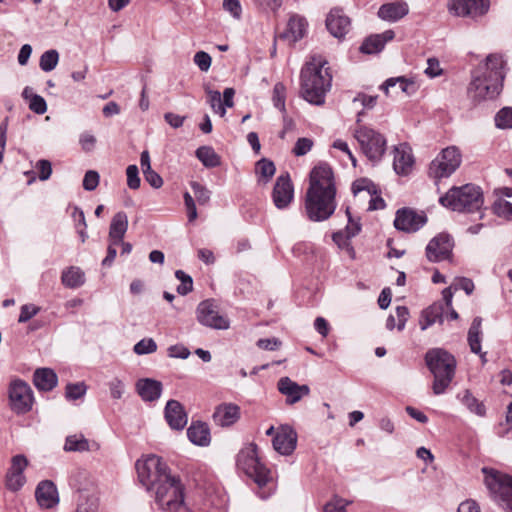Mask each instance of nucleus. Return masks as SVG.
I'll return each instance as SVG.
<instances>
[{
	"label": "nucleus",
	"instance_id": "1",
	"mask_svg": "<svg viewBox=\"0 0 512 512\" xmlns=\"http://www.w3.org/2000/svg\"><path fill=\"white\" fill-rule=\"evenodd\" d=\"M336 188L332 169L327 164L314 167L305 196V212L311 221L327 220L336 209Z\"/></svg>",
	"mask_w": 512,
	"mask_h": 512
},
{
	"label": "nucleus",
	"instance_id": "2",
	"mask_svg": "<svg viewBox=\"0 0 512 512\" xmlns=\"http://www.w3.org/2000/svg\"><path fill=\"white\" fill-rule=\"evenodd\" d=\"M468 96L475 104L495 99L502 90L503 66H476L471 74Z\"/></svg>",
	"mask_w": 512,
	"mask_h": 512
},
{
	"label": "nucleus",
	"instance_id": "3",
	"mask_svg": "<svg viewBox=\"0 0 512 512\" xmlns=\"http://www.w3.org/2000/svg\"><path fill=\"white\" fill-rule=\"evenodd\" d=\"M324 66H305L301 71V96L313 105L325 103V95L331 87V75Z\"/></svg>",
	"mask_w": 512,
	"mask_h": 512
},
{
	"label": "nucleus",
	"instance_id": "4",
	"mask_svg": "<svg viewBox=\"0 0 512 512\" xmlns=\"http://www.w3.org/2000/svg\"><path fill=\"white\" fill-rule=\"evenodd\" d=\"M426 364L434 376L433 392L440 395L450 385L456 368V360L452 354L441 349H430L425 355Z\"/></svg>",
	"mask_w": 512,
	"mask_h": 512
},
{
	"label": "nucleus",
	"instance_id": "5",
	"mask_svg": "<svg viewBox=\"0 0 512 512\" xmlns=\"http://www.w3.org/2000/svg\"><path fill=\"white\" fill-rule=\"evenodd\" d=\"M439 202L452 211L473 213L481 210L484 198L480 187L466 184L450 188L445 195L440 197Z\"/></svg>",
	"mask_w": 512,
	"mask_h": 512
},
{
	"label": "nucleus",
	"instance_id": "6",
	"mask_svg": "<svg viewBox=\"0 0 512 512\" xmlns=\"http://www.w3.org/2000/svg\"><path fill=\"white\" fill-rule=\"evenodd\" d=\"M484 482L493 500L505 512H512V476L483 468Z\"/></svg>",
	"mask_w": 512,
	"mask_h": 512
},
{
	"label": "nucleus",
	"instance_id": "7",
	"mask_svg": "<svg viewBox=\"0 0 512 512\" xmlns=\"http://www.w3.org/2000/svg\"><path fill=\"white\" fill-rule=\"evenodd\" d=\"M155 502L164 512H187L184 502L183 486L179 478L169 477L153 491Z\"/></svg>",
	"mask_w": 512,
	"mask_h": 512
},
{
	"label": "nucleus",
	"instance_id": "8",
	"mask_svg": "<svg viewBox=\"0 0 512 512\" xmlns=\"http://www.w3.org/2000/svg\"><path fill=\"white\" fill-rule=\"evenodd\" d=\"M136 470L140 483L148 491L156 490V487L171 477V473L162 459L156 455H148L136 462Z\"/></svg>",
	"mask_w": 512,
	"mask_h": 512
},
{
	"label": "nucleus",
	"instance_id": "9",
	"mask_svg": "<svg viewBox=\"0 0 512 512\" xmlns=\"http://www.w3.org/2000/svg\"><path fill=\"white\" fill-rule=\"evenodd\" d=\"M237 466L253 479L259 488L265 487L272 480L271 471L259 461L257 447L254 444H250L239 452Z\"/></svg>",
	"mask_w": 512,
	"mask_h": 512
},
{
	"label": "nucleus",
	"instance_id": "10",
	"mask_svg": "<svg viewBox=\"0 0 512 512\" xmlns=\"http://www.w3.org/2000/svg\"><path fill=\"white\" fill-rule=\"evenodd\" d=\"M354 137L369 160L377 162L385 153L386 139L374 129L360 125L355 129Z\"/></svg>",
	"mask_w": 512,
	"mask_h": 512
},
{
	"label": "nucleus",
	"instance_id": "11",
	"mask_svg": "<svg viewBox=\"0 0 512 512\" xmlns=\"http://www.w3.org/2000/svg\"><path fill=\"white\" fill-rule=\"evenodd\" d=\"M461 162L460 150L455 146L447 147L430 163L429 175L435 180L449 177L459 168Z\"/></svg>",
	"mask_w": 512,
	"mask_h": 512
},
{
	"label": "nucleus",
	"instance_id": "12",
	"mask_svg": "<svg viewBox=\"0 0 512 512\" xmlns=\"http://www.w3.org/2000/svg\"><path fill=\"white\" fill-rule=\"evenodd\" d=\"M9 404L17 414H24L31 410L33 404V393L30 386L20 380H14L9 386Z\"/></svg>",
	"mask_w": 512,
	"mask_h": 512
},
{
	"label": "nucleus",
	"instance_id": "13",
	"mask_svg": "<svg viewBox=\"0 0 512 512\" xmlns=\"http://www.w3.org/2000/svg\"><path fill=\"white\" fill-rule=\"evenodd\" d=\"M196 313L197 320L204 326L222 330L229 328V320L219 313L218 306L212 300L202 301Z\"/></svg>",
	"mask_w": 512,
	"mask_h": 512
},
{
	"label": "nucleus",
	"instance_id": "14",
	"mask_svg": "<svg viewBox=\"0 0 512 512\" xmlns=\"http://www.w3.org/2000/svg\"><path fill=\"white\" fill-rule=\"evenodd\" d=\"M29 464L28 459L23 454L15 455L11 458V464L5 475V486L12 492L19 491L26 483L24 471Z\"/></svg>",
	"mask_w": 512,
	"mask_h": 512
},
{
	"label": "nucleus",
	"instance_id": "15",
	"mask_svg": "<svg viewBox=\"0 0 512 512\" xmlns=\"http://www.w3.org/2000/svg\"><path fill=\"white\" fill-rule=\"evenodd\" d=\"M489 9V0H448V10L456 16L472 18L484 15Z\"/></svg>",
	"mask_w": 512,
	"mask_h": 512
},
{
	"label": "nucleus",
	"instance_id": "16",
	"mask_svg": "<svg viewBox=\"0 0 512 512\" xmlns=\"http://www.w3.org/2000/svg\"><path fill=\"white\" fill-rule=\"evenodd\" d=\"M427 221L423 212H416L410 208H402L396 212L394 226L397 230L404 232H416Z\"/></svg>",
	"mask_w": 512,
	"mask_h": 512
},
{
	"label": "nucleus",
	"instance_id": "17",
	"mask_svg": "<svg viewBox=\"0 0 512 512\" xmlns=\"http://www.w3.org/2000/svg\"><path fill=\"white\" fill-rule=\"evenodd\" d=\"M325 22L329 33L339 40L344 39L351 28L350 17L344 13L343 9L338 7L329 11Z\"/></svg>",
	"mask_w": 512,
	"mask_h": 512
},
{
	"label": "nucleus",
	"instance_id": "18",
	"mask_svg": "<svg viewBox=\"0 0 512 512\" xmlns=\"http://www.w3.org/2000/svg\"><path fill=\"white\" fill-rule=\"evenodd\" d=\"M294 198V188L289 174L280 175L272 191V200L278 209H285Z\"/></svg>",
	"mask_w": 512,
	"mask_h": 512
},
{
	"label": "nucleus",
	"instance_id": "19",
	"mask_svg": "<svg viewBox=\"0 0 512 512\" xmlns=\"http://www.w3.org/2000/svg\"><path fill=\"white\" fill-rule=\"evenodd\" d=\"M453 242L449 235L439 234L435 236L426 247V255L429 261L439 262L447 259L452 252Z\"/></svg>",
	"mask_w": 512,
	"mask_h": 512
},
{
	"label": "nucleus",
	"instance_id": "20",
	"mask_svg": "<svg viewBox=\"0 0 512 512\" xmlns=\"http://www.w3.org/2000/svg\"><path fill=\"white\" fill-rule=\"evenodd\" d=\"M297 433L289 425L279 427L273 438L274 449L282 455H290L296 448Z\"/></svg>",
	"mask_w": 512,
	"mask_h": 512
},
{
	"label": "nucleus",
	"instance_id": "21",
	"mask_svg": "<svg viewBox=\"0 0 512 512\" xmlns=\"http://www.w3.org/2000/svg\"><path fill=\"white\" fill-rule=\"evenodd\" d=\"M380 89L387 96H398L400 93L411 96L417 91L418 86L412 79L405 76H398L387 79L380 86Z\"/></svg>",
	"mask_w": 512,
	"mask_h": 512
},
{
	"label": "nucleus",
	"instance_id": "22",
	"mask_svg": "<svg viewBox=\"0 0 512 512\" xmlns=\"http://www.w3.org/2000/svg\"><path fill=\"white\" fill-rule=\"evenodd\" d=\"M352 191L355 196L369 198V210H378L385 207L384 200L376 195L375 185L368 179L356 180L352 185Z\"/></svg>",
	"mask_w": 512,
	"mask_h": 512
},
{
	"label": "nucleus",
	"instance_id": "23",
	"mask_svg": "<svg viewBox=\"0 0 512 512\" xmlns=\"http://www.w3.org/2000/svg\"><path fill=\"white\" fill-rule=\"evenodd\" d=\"M277 387L279 392L286 396L288 404H295L310 393L308 385H299L289 377L280 378Z\"/></svg>",
	"mask_w": 512,
	"mask_h": 512
},
{
	"label": "nucleus",
	"instance_id": "24",
	"mask_svg": "<svg viewBox=\"0 0 512 512\" xmlns=\"http://www.w3.org/2000/svg\"><path fill=\"white\" fill-rule=\"evenodd\" d=\"M35 497L40 507L50 509L59 502V495L55 484L50 480L41 481L36 488Z\"/></svg>",
	"mask_w": 512,
	"mask_h": 512
},
{
	"label": "nucleus",
	"instance_id": "25",
	"mask_svg": "<svg viewBox=\"0 0 512 512\" xmlns=\"http://www.w3.org/2000/svg\"><path fill=\"white\" fill-rule=\"evenodd\" d=\"M306 29L307 22L305 18L293 15L287 23L286 30L278 35V39L286 41L288 44H293L304 37Z\"/></svg>",
	"mask_w": 512,
	"mask_h": 512
},
{
	"label": "nucleus",
	"instance_id": "26",
	"mask_svg": "<svg viewBox=\"0 0 512 512\" xmlns=\"http://www.w3.org/2000/svg\"><path fill=\"white\" fill-rule=\"evenodd\" d=\"M409 12L408 4L403 0H396L380 6L377 16L386 22H397Z\"/></svg>",
	"mask_w": 512,
	"mask_h": 512
},
{
	"label": "nucleus",
	"instance_id": "27",
	"mask_svg": "<svg viewBox=\"0 0 512 512\" xmlns=\"http://www.w3.org/2000/svg\"><path fill=\"white\" fill-rule=\"evenodd\" d=\"M136 391L144 402H153L160 398L162 383L152 378H141L136 382Z\"/></svg>",
	"mask_w": 512,
	"mask_h": 512
},
{
	"label": "nucleus",
	"instance_id": "28",
	"mask_svg": "<svg viewBox=\"0 0 512 512\" xmlns=\"http://www.w3.org/2000/svg\"><path fill=\"white\" fill-rule=\"evenodd\" d=\"M165 419L175 430L183 429L187 424V415L183 406L176 400H169L165 407Z\"/></svg>",
	"mask_w": 512,
	"mask_h": 512
},
{
	"label": "nucleus",
	"instance_id": "29",
	"mask_svg": "<svg viewBox=\"0 0 512 512\" xmlns=\"http://www.w3.org/2000/svg\"><path fill=\"white\" fill-rule=\"evenodd\" d=\"M413 162L411 148L407 144H399L395 147L393 167L397 174L407 175Z\"/></svg>",
	"mask_w": 512,
	"mask_h": 512
},
{
	"label": "nucleus",
	"instance_id": "30",
	"mask_svg": "<svg viewBox=\"0 0 512 512\" xmlns=\"http://www.w3.org/2000/svg\"><path fill=\"white\" fill-rule=\"evenodd\" d=\"M240 417V408L233 403H223L216 407L213 419L219 426L225 427L234 424Z\"/></svg>",
	"mask_w": 512,
	"mask_h": 512
},
{
	"label": "nucleus",
	"instance_id": "31",
	"mask_svg": "<svg viewBox=\"0 0 512 512\" xmlns=\"http://www.w3.org/2000/svg\"><path fill=\"white\" fill-rule=\"evenodd\" d=\"M395 36L393 30H386L380 34L368 36L361 44L359 50L364 54H374L380 52L388 41Z\"/></svg>",
	"mask_w": 512,
	"mask_h": 512
},
{
	"label": "nucleus",
	"instance_id": "32",
	"mask_svg": "<svg viewBox=\"0 0 512 512\" xmlns=\"http://www.w3.org/2000/svg\"><path fill=\"white\" fill-rule=\"evenodd\" d=\"M98 498L94 492L87 487H78L75 512H97Z\"/></svg>",
	"mask_w": 512,
	"mask_h": 512
},
{
	"label": "nucleus",
	"instance_id": "33",
	"mask_svg": "<svg viewBox=\"0 0 512 512\" xmlns=\"http://www.w3.org/2000/svg\"><path fill=\"white\" fill-rule=\"evenodd\" d=\"M445 307L448 308L443 300V302H436L424 310L420 320L421 329L425 330L437 322L442 323Z\"/></svg>",
	"mask_w": 512,
	"mask_h": 512
},
{
	"label": "nucleus",
	"instance_id": "34",
	"mask_svg": "<svg viewBox=\"0 0 512 512\" xmlns=\"http://www.w3.org/2000/svg\"><path fill=\"white\" fill-rule=\"evenodd\" d=\"M128 228V217L126 213L120 211L116 213L111 221L109 229V241L113 243H122Z\"/></svg>",
	"mask_w": 512,
	"mask_h": 512
},
{
	"label": "nucleus",
	"instance_id": "35",
	"mask_svg": "<svg viewBox=\"0 0 512 512\" xmlns=\"http://www.w3.org/2000/svg\"><path fill=\"white\" fill-rule=\"evenodd\" d=\"M34 385L42 391L52 390L58 382L56 373L50 368H38L34 372Z\"/></svg>",
	"mask_w": 512,
	"mask_h": 512
},
{
	"label": "nucleus",
	"instance_id": "36",
	"mask_svg": "<svg viewBox=\"0 0 512 512\" xmlns=\"http://www.w3.org/2000/svg\"><path fill=\"white\" fill-rule=\"evenodd\" d=\"M61 282L67 288H79L85 283V273L79 267H68L62 272Z\"/></svg>",
	"mask_w": 512,
	"mask_h": 512
},
{
	"label": "nucleus",
	"instance_id": "37",
	"mask_svg": "<svg viewBox=\"0 0 512 512\" xmlns=\"http://www.w3.org/2000/svg\"><path fill=\"white\" fill-rule=\"evenodd\" d=\"M187 436L189 440L196 445L205 446L210 442L209 428L202 422L193 423L187 429Z\"/></svg>",
	"mask_w": 512,
	"mask_h": 512
},
{
	"label": "nucleus",
	"instance_id": "38",
	"mask_svg": "<svg viewBox=\"0 0 512 512\" xmlns=\"http://www.w3.org/2000/svg\"><path fill=\"white\" fill-rule=\"evenodd\" d=\"M97 448L96 443H90L82 434L70 435L66 438L64 450L68 452H84Z\"/></svg>",
	"mask_w": 512,
	"mask_h": 512
},
{
	"label": "nucleus",
	"instance_id": "39",
	"mask_svg": "<svg viewBox=\"0 0 512 512\" xmlns=\"http://www.w3.org/2000/svg\"><path fill=\"white\" fill-rule=\"evenodd\" d=\"M464 290L467 295H470L474 290V283L468 278H457L454 280L452 285L442 292L443 300L447 307H451L453 292L452 290Z\"/></svg>",
	"mask_w": 512,
	"mask_h": 512
},
{
	"label": "nucleus",
	"instance_id": "40",
	"mask_svg": "<svg viewBox=\"0 0 512 512\" xmlns=\"http://www.w3.org/2000/svg\"><path fill=\"white\" fill-rule=\"evenodd\" d=\"M481 324L480 317L474 318L468 331V343L471 351L475 354L481 353Z\"/></svg>",
	"mask_w": 512,
	"mask_h": 512
},
{
	"label": "nucleus",
	"instance_id": "41",
	"mask_svg": "<svg viewBox=\"0 0 512 512\" xmlns=\"http://www.w3.org/2000/svg\"><path fill=\"white\" fill-rule=\"evenodd\" d=\"M196 157L201 163L208 168L220 165V157L210 146H201L196 150Z\"/></svg>",
	"mask_w": 512,
	"mask_h": 512
},
{
	"label": "nucleus",
	"instance_id": "42",
	"mask_svg": "<svg viewBox=\"0 0 512 512\" xmlns=\"http://www.w3.org/2000/svg\"><path fill=\"white\" fill-rule=\"evenodd\" d=\"M458 398L470 412L481 417L485 415L486 410L483 403L479 402L468 390L458 394Z\"/></svg>",
	"mask_w": 512,
	"mask_h": 512
},
{
	"label": "nucleus",
	"instance_id": "43",
	"mask_svg": "<svg viewBox=\"0 0 512 512\" xmlns=\"http://www.w3.org/2000/svg\"><path fill=\"white\" fill-rule=\"evenodd\" d=\"M276 168L272 161L263 158L256 163V173L259 175V181L267 183L275 174Z\"/></svg>",
	"mask_w": 512,
	"mask_h": 512
},
{
	"label": "nucleus",
	"instance_id": "44",
	"mask_svg": "<svg viewBox=\"0 0 512 512\" xmlns=\"http://www.w3.org/2000/svg\"><path fill=\"white\" fill-rule=\"evenodd\" d=\"M495 126L499 129L512 128V107H503L494 118Z\"/></svg>",
	"mask_w": 512,
	"mask_h": 512
},
{
	"label": "nucleus",
	"instance_id": "45",
	"mask_svg": "<svg viewBox=\"0 0 512 512\" xmlns=\"http://www.w3.org/2000/svg\"><path fill=\"white\" fill-rule=\"evenodd\" d=\"M285 100H286V88L281 83L278 82L275 84L273 88L272 101L274 106L279 109L281 112H285Z\"/></svg>",
	"mask_w": 512,
	"mask_h": 512
},
{
	"label": "nucleus",
	"instance_id": "46",
	"mask_svg": "<svg viewBox=\"0 0 512 512\" xmlns=\"http://www.w3.org/2000/svg\"><path fill=\"white\" fill-rule=\"evenodd\" d=\"M87 391V386L84 382L69 383L66 386L65 396L68 400H77L82 398Z\"/></svg>",
	"mask_w": 512,
	"mask_h": 512
},
{
	"label": "nucleus",
	"instance_id": "47",
	"mask_svg": "<svg viewBox=\"0 0 512 512\" xmlns=\"http://www.w3.org/2000/svg\"><path fill=\"white\" fill-rule=\"evenodd\" d=\"M494 213L507 220H512V202H505V199L499 198L493 204Z\"/></svg>",
	"mask_w": 512,
	"mask_h": 512
},
{
	"label": "nucleus",
	"instance_id": "48",
	"mask_svg": "<svg viewBox=\"0 0 512 512\" xmlns=\"http://www.w3.org/2000/svg\"><path fill=\"white\" fill-rule=\"evenodd\" d=\"M157 350V344L152 338H144L134 345L133 351L137 355L154 353Z\"/></svg>",
	"mask_w": 512,
	"mask_h": 512
},
{
	"label": "nucleus",
	"instance_id": "49",
	"mask_svg": "<svg viewBox=\"0 0 512 512\" xmlns=\"http://www.w3.org/2000/svg\"><path fill=\"white\" fill-rule=\"evenodd\" d=\"M176 278L181 281V284L177 287V292L181 295H186L193 289V280L192 278L183 272L182 270H177L175 272Z\"/></svg>",
	"mask_w": 512,
	"mask_h": 512
},
{
	"label": "nucleus",
	"instance_id": "50",
	"mask_svg": "<svg viewBox=\"0 0 512 512\" xmlns=\"http://www.w3.org/2000/svg\"><path fill=\"white\" fill-rule=\"evenodd\" d=\"M209 103L213 111L223 117L226 114L221 94L218 91H209Z\"/></svg>",
	"mask_w": 512,
	"mask_h": 512
},
{
	"label": "nucleus",
	"instance_id": "51",
	"mask_svg": "<svg viewBox=\"0 0 512 512\" xmlns=\"http://www.w3.org/2000/svg\"><path fill=\"white\" fill-rule=\"evenodd\" d=\"M195 198L200 205H205L210 200V191L197 182L191 183Z\"/></svg>",
	"mask_w": 512,
	"mask_h": 512
},
{
	"label": "nucleus",
	"instance_id": "52",
	"mask_svg": "<svg viewBox=\"0 0 512 512\" xmlns=\"http://www.w3.org/2000/svg\"><path fill=\"white\" fill-rule=\"evenodd\" d=\"M127 185L130 189H138L140 187L139 170L136 165H129L126 169Z\"/></svg>",
	"mask_w": 512,
	"mask_h": 512
},
{
	"label": "nucleus",
	"instance_id": "53",
	"mask_svg": "<svg viewBox=\"0 0 512 512\" xmlns=\"http://www.w3.org/2000/svg\"><path fill=\"white\" fill-rule=\"evenodd\" d=\"M40 308L34 304H25L21 306L20 315L18 318L19 323H26L35 315L38 314Z\"/></svg>",
	"mask_w": 512,
	"mask_h": 512
},
{
	"label": "nucleus",
	"instance_id": "54",
	"mask_svg": "<svg viewBox=\"0 0 512 512\" xmlns=\"http://www.w3.org/2000/svg\"><path fill=\"white\" fill-rule=\"evenodd\" d=\"M35 168L38 171V177L41 181H46L52 174V165L49 160L41 159L36 162Z\"/></svg>",
	"mask_w": 512,
	"mask_h": 512
},
{
	"label": "nucleus",
	"instance_id": "55",
	"mask_svg": "<svg viewBox=\"0 0 512 512\" xmlns=\"http://www.w3.org/2000/svg\"><path fill=\"white\" fill-rule=\"evenodd\" d=\"M313 147V141L310 138H299L293 148V153L296 156H303L307 154Z\"/></svg>",
	"mask_w": 512,
	"mask_h": 512
},
{
	"label": "nucleus",
	"instance_id": "56",
	"mask_svg": "<svg viewBox=\"0 0 512 512\" xmlns=\"http://www.w3.org/2000/svg\"><path fill=\"white\" fill-rule=\"evenodd\" d=\"M223 9L230 13L233 18H241L242 6L239 0H223Z\"/></svg>",
	"mask_w": 512,
	"mask_h": 512
},
{
	"label": "nucleus",
	"instance_id": "57",
	"mask_svg": "<svg viewBox=\"0 0 512 512\" xmlns=\"http://www.w3.org/2000/svg\"><path fill=\"white\" fill-rule=\"evenodd\" d=\"M99 174L94 170H89L85 173L83 179V188L87 191H93L99 184Z\"/></svg>",
	"mask_w": 512,
	"mask_h": 512
},
{
	"label": "nucleus",
	"instance_id": "58",
	"mask_svg": "<svg viewBox=\"0 0 512 512\" xmlns=\"http://www.w3.org/2000/svg\"><path fill=\"white\" fill-rule=\"evenodd\" d=\"M332 239L340 249H347L348 251L353 252V248L350 246L349 242L351 238L348 237L344 230L333 233Z\"/></svg>",
	"mask_w": 512,
	"mask_h": 512
},
{
	"label": "nucleus",
	"instance_id": "59",
	"mask_svg": "<svg viewBox=\"0 0 512 512\" xmlns=\"http://www.w3.org/2000/svg\"><path fill=\"white\" fill-rule=\"evenodd\" d=\"M347 505V501L338 497H334L324 506V512H346Z\"/></svg>",
	"mask_w": 512,
	"mask_h": 512
},
{
	"label": "nucleus",
	"instance_id": "60",
	"mask_svg": "<svg viewBox=\"0 0 512 512\" xmlns=\"http://www.w3.org/2000/svg\"><path fill=\"white\" fill-rule=\"evenodd\" d=\"M29 103V108L34 113L42 115L47 111V104L43 97L40 95H35L32 97Z\"/></svg>",
	"mask_w": 512,
	"mask_h": 512
},
{
	"label": "nucleus",
	"instance_id": "61",
	"mask_svg": "<svg viewBox=\"0 0 512 512\" xmlns=\"http://www.w3.org/2000/svg\"><path fill=\"white\" fill-rule=\"evenodd\" d=\"M346 214L348 217V223L344 229L345 233L348 235V237L352 238L355 237L361 230V224L358 220H355L352 218L349 208L346 209Z\"/></svg>",
	"mask_w": 512,
	"mask_h": 512
},
{
	"label": "nucleus",
	"instance_id": "62",
	"mask_svg": "<svg viewBox=\"0 0 512 512\" xmlns=\"http://www.w3.org/2000/svg\"><path fill=\"white\" fill-rule=\"evenodd\" d=\"M110 395L113 399H120L124 393L125 385L119 378L112 379L109 383Z\"/></svg>",
	"mask_w": 512,
	"mask_h": 512
},
{
	"label": "nucleus",
	"instance_id": "63",
	"mask_svg": "<svg viewBox=\"0 0 512 512\" xmlns=\"http://www.w3.org/2000/svg\"><path fill=\"white\" fill-rule=\"evenodd\" d=\"M184 203L187 210L189 222L194 221L197 218V210L193 197L188 193H184Z\"/></svg>",
	"mask_w": 512,
	"mask_h": 512
},
{
	"label": "nucleus",
	"instance_id": "64",
	"mask_svg": "<svg viewBox=\"0 0 512 512\" xmlns=\"http://www.w3.org/2000/svg\"><path fill=\"white\" fill-rule=\"evenodd\" d=\"M145 180L154 188H160L163 185V180L161 176L150 169L148 171L143 172Z\"/></svg>",
	"mask_w": 512,
	"mask_h": 512
}]
</instances>
